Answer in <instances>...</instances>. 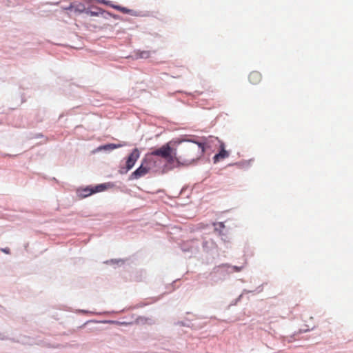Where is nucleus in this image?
Returning <instances> with one entry per match:
<instances>
[{
  "instance_id": "f257e3e1",
  "label": "nucleus",
  "mask_w": 353,
  "mask_h": 353,
  "mask_svg": "<svg viewBox=\"0 0 353 353\" xmlns=\"http://www.w3.org/2000/svg\"><path fill=\"white\" fill-rule=\"evenodd\" d=\"M197 146L192 144L186 145L183 148V154L177 155L176 150H172L171 153L165 159L167 165L170 168L180 165H187L190 161L197 159L205 152V143L194 142Z\"/></svg>"
},
{
  "instance_id": "f03ea898",
  "label": "nucleus",
  "mask_w": 353,
  "mask_h": 353,
  "mask_svg": "<svg viewBox=\"0 0 353 353\" xmlns=\"http://www.w3.org/2000/svg\"><path fill=\"white\" fill-rule=\"evenodd\" d=\"M140 156V152L137 148H134L132 152L129 154L125 162V167L122 168L120 170L121 174L127 173L134 165L136 161Z\"/></svg>"
},
{
  "instance_id": "7ed1b4c3",
  "label": "nucleus",
  "mask_w": 353,
  "mask_h": 353,
  "mask_svg": "<svg viewBox=\"0 0 353 353\" xmlns=\"http://www.w3.org/2000/svg\"><path fill=\"white\" fill-rule=\"evenodd\" d=\"M172 149L170 147L169 143L163 145L159 149L152 151L149 155L150 156H159L163 159H166L168 157V154L171 153Z\"/></svg>"
},
{
  "instance_id": "20e7f679",
  "label": "nucleus",
  "mask_w": 353,
  "mask_h": 353,
  "mask_svg": "<svg viewBox=\"0 0 353 353\" xmlns=\"http://www.w3.org/2000/svg\"><path fill=\"white\" fill-rule=\"evenodd\" d=\"M150 170V168L148 166H145L144 162H143L141 165L131 174L130 179H138L148 174Z\"/></svg>"
},
{
  "instance_id": "39448f33",
  "label": "nucleus",
  "mask_w": 353,
  "mask_h": 353,
  "mask_svg": "<svg viewBox=\"0 0 353 353\" xmlns=\"http://www.w3.org/2000/svg\"><path fill=\"white\" fill-rule=\"evenodd\" d=\"M220 151L216 154L214 158V163H217L223 159H225L229 157V152L225 150V145L222 141H220Z\"/></svg>"
},
{
  "instance_id": "423d86ee",
  "label": "nucleus",
  "mask_w": 353,
  "mask_h": 353,
  "mask_svg": "<svg viewBox=\"0 0 353 353\" xmlns=\"http://www.w3.org/2000/svg\"><path fill=\"white\" fill-rule=\"evenodd\" d=\"M248 79L252 84L257 85L261 82L262 77L259 72L253 71L249 74Z\"/></svg>"
},
{
  "instance_id": "0eeeda50",
  "label": "nucleus",
  "mask_w": 353,
  "mask_h": 353,
  "mask_svg": "<svg viewBox=\"0 0 353 353\" xmlns=\"http://www.w3.org/2000/svg\"><path fill=\"white\" fill-rule=\"evenodd\" d=\"M112 187V185L110 183L99 184L94 187H92L93 192L97 193V192H102V191H104V190H107L108 188H110Z\"/></svg>"
},
{
  "instance_id": "6e6552de",
  "label": "nucleus",
  "mask_w": 353,
  "mask_h": 353,
  "mask_svg": "<svg viewBox=\"0 0 353 353\" xmlns=\"http://www.w3.org/2000/svg\"><path fill=\"white\" fill-rule=\"evenodd\" d=\"M123 145H121V144H114V143H110V144H107V145H103V146H100L98 149L99 150H114V149H116V148H119L120 147H121Z\"/></svg>"
},
{
  "instance_id": "1a4fd4ad",
  "label": "nucleus",
  "mask_w": 353,
  "mask_h": 353,
  "mask_svg": "<svg viewBox=\"0 0 353 353\" xmlns=\"http://www.w3.org/2000/svg\"><path fill=\"white\" fill-rule=\"evenodd\" d=\"M92 194H94L93 188L90 187L83 189L81 192L83 197L88 196Z\"/></svg>"
},
{
  "instance_id": "9d476101",
  "label": "nucleus",
  "mask_w": 353,
  "mask_h": 353,
  "mask_svg": "<svg viewBox=\"0 0 353 353\" xmlns=\"http://www.w3.org/2000/svg\"><path fill=\"white\" fill-rule=\"evenodd\" d=\"M140 58L147 59L150 57V52L148 50L141 51L138 53Z\"/></svg>"
},
{
  "instance_id": "9b49d317",
  "label": "nucleus",
  "mask_w": 353,
  "mask_h": 353,
  "mask_svg": "<svg viewBox=\"0 0 353 353\" xmlns=\"http://www.w3.org/2000/svg\"><path fill=\"white\" fill-rule=\"evenodd\" d=\"M112 7L118 10L122 11L123 12H125L126 11V9L125 8H121L119 6H113Z\"/></svg>"
},
{
  "instance_id": "f8f14e48",
  "label": "nucleus",
  "mask_w": 353,
  "mask_h": 353,
  "mask_svg": "<svg viewBox=\"0 0 353 353\" xmlns=\"http://www.w3.org/2000/svg\"><path fill=\"white\" fill-rule=\"evenodd\" d=\"M98 3L104 4V5H109V1H107L105 0H96Z\"/></svg>"
},
{
  "instance_id": "ddd939ff",
  "label": "nucleus",
  "mask_w": 353,
  "mask_h": 353,
  "mask_svg": "<svg viewBox=\"0 0 353 353\" xmlns=\"http://www.w3.org/2000/svg\"><path fill=\"white\" fill-rule=\"evenodd\" d=\"M1 251L5 252L6 254H10V249L8 248L1 249Z\"/></svg>"
},
{
  "instance_id": "4468645a",
  "label": "nucleus",
  "mask_w": 353,
  "mask_h": 353,
  "mask_svg": "<svg viewBox=\"0 0 353 353\" xmlns=\"http://www.w3.org/2000/svg\"><path fill=\"white\" fill-rule=\"evenodd\" d=\"M234 270H235V271L236 272H239L241 270L242 268L241 267H237V266H234L233 267Z\"/></svg>"
}]
</instances>
